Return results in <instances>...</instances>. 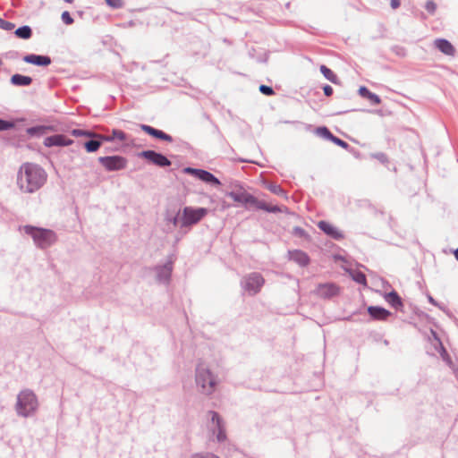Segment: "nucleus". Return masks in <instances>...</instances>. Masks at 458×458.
<instances>
[{
	"mask_svg": "<svg viewBox=\"0 0 458 458\" xmlns=\"http://www.w3.org/2000/svg\"><path fill=\"white\" fill-rule=\"evenodd\" d=\"M47 181V174L38 165L24 163L17 174V185L25 193H33L40 189Z\"/></svg>",
	"mask_w": 458,
	"mask_h": 458,
	"instance_id": "obj_1",
	"label": "nucleus"
},
{
	"mask_svg": "<svg viewBox=\"0 0 458 458\" xmlns=\"http://www.w3.org/2000/svg\"><path fill=\"white\" fill-rule=\"evenodd\" d=\"M208 211L205 208L185 207L179 210L176 216L171 220L174 226L190 227L202 220Z\"/></svg>",
	"mask_w": 458,
	"mask_h": 458,
	"instance_id": "obj_2",
	"label": "nucleus"
},
{
	"mask_svg": "<svg viewBox=\"0 0 458 458\" xmlns=\"http://www.w3.org/2000/svg\"><path fill=\"white\" fill-rule=\"evenodd\" d=\"M24 232L30 235L34 242L42 249L50 246L55 242V235L51 230L26 225L24 226Z\"/></svg>",
	"mask_w": 458,
	"mask_h": 458,
	"instance_id": "obj_3",
	"label": "nucleus"
},
{
	"mask_svg": "<svg viewBox=\"0 0 458 458\" xmlns=\"http://www.w3.org/2000/svg\"><path fill=\"white\" fill-rule=\"evenodd\" d=\"M196 383L204 394H209L214 392L216 381L210 370L204 364H199L196 370Z\"/></svg>",
	"mask_w": 458,
	"mask_h": 458,
	"instance_id": "obj_4",
	"label": "nucleus"
},
{
	"mask_svg": "<svg viewBox=\"0 0 458 458\" xmlns=\"http://www.w3.org/2000/svg\"><path fill=\"white\" fill-rule=\"evenodd\" d=\"M37 405V398L32 392L26 390L19 394L16 404L18 414L26 417L36 410Z\"/></svg>",
	"mask_w": 458,
	"mask_h": 458,
	"instance_id": "obj_5",
	"label": "nucleus"
},
{
	"mask_svg": "<svg viewBox=\"0 0 458 458\" xmlns=\"http://www.w3.org/2000/svg\"><path fill=\"white\" fill-rule=\"evenodd\" d=\"M265 280L260 274L252 273L245 277L244 289L250 294L258 293L263 286Z\"/></svg>",
	"mask_w": 458,
	"mask_h": 458,
	"instance_id": "obj_6",
	"label": "nucleus"
},
{
	"mask_svg": "<svg viewBox=\"0 0 458 458\" xmlns=\"http://www.w3.org/2000/svg\"><path fill=\"white\" fill-rule=\"evenodd\" d=\"M98 161L108 171H117L123 169L127 165V160L121 156L101 157Z\"/></svg>",
	"mask_w": 458,
	"mask_h": 458,
	"instance_id": "obj_7",
	"label": "nucleus"
},
{
	"mask_svg": "<svg viewBox=\"0 0 458 458\" xmlns=\"http://www.w3.org/2000/svg\"><path fill=\"white\" fill-rule=\"evenodd\" d=\"M184 173L192 174L207 183L220 185V181L206 170L186 167Z\"/></svg>",
	"mask_w": 458,
	"mask_h": 458,
	"instance_id": "obj_8",
	"label": "nucleus"
},
{
	"mask_svg": "<svg viewBox=\"0 0 458 458\" xmlns=\"http://www.w3.org/2000/svg\"><path fill=\"white\" fill-rule=\"evenodd\" d=\"M209 416L211 418V428L214 433L216 434V439L218 442H223L225 440L226 436L225 432L224 423L220 416L216 411H209Z\"/></svg>",
	"mask_w": 458,
	"mask_h": 458,
	"instance_id": "obj_9",
	"label": "nucleus"
},
{
	"mask_svg": "<svg viewBox=\"0 0 458 458\" xmlns=\"http://www.w3.org/2000/svg\"><path fill=\"white\" fill-rule=\"evenodd\" d=\"M340 288L333 283L320 284L315 290V294L320 298L327 299L338 295Z\"/></svg>",
	"mask_w": 458,
	"mask_h": 458,
	"instance_id": "obj_10",
	"label": "nucleus"
},
{
	"mask_svg": "<svg viewBox=\"0 0 458 458\" xmlns=\"http://www.w3.org/2000/svg\"><path fill=\"white\" fill-rule=\"evenodd\" d=\"M141 155L146 159L158 166H168L171 165V162L167 159V157L153 150L143 151Z\"/></svg>",
	"mask_w": 458,
	"mask_h": 458,
	"instance_id": "obj_11",
	"label": "nucleus"
},
{
	"mask_svg": "<svg viewBox=\"0 0 458 458\" xmlns=\"http://www.w3.org/2000/svg\"><path fill=\"white\" fill-rule=\"evenodd\" d=\"M72 143V140L63 134H55L47 137L44 140V145L46 147L53 146H69Z\"/></svg>",
	"mask_w": 458,
	"mask_h": 458,
	"instance_id": "obj_12",
	"label": "nucleus"
},
{
	"mask_svg": "<svg viewBox=\"0 0 458 458\" xmlns=\"http://www.w3.org/2000/svg\"><path fill=\"white\" fill-rule=\"evenodd\" d=\"M318 226L325 233L334 239L340 240L344 237L343 233L336 227L327 221H319Z\"/></svg>",
	"mask_w": 458,
	"mask_h": 458,
	"instance_id": "obj_13",
	"label": "nucleus"
},
{
	"mask_svg": "<svg viewBox=\"0 0 458 458\" xmlns=\"http://www.w3.org/2000/svg\"><path fill=\"white\" fill-rule=\"evenodd\" d=\"M289 258L301 267H307L310 264V258L308 254L302 250H294L289 251Z\"/></svg>",
	"mask_w": 458,
	"mask_h": 458,
	"instance_id": "obj_14",
	"label": "nucleus"
},
{
	"mask_svg": "<svg viewBox=\"0 0 458 458\" xmlns=\"http://www.w3.org/2000/svg\"><path fill=\"white\" fill-rule=\"evenodd\" d=\"M228 196L234 201L242 204H253L256 203V199L246 191H231Z\"/></svg>",
	"mask_w": 458,
	"mask_h": 458,
	"instance_id": "obj_15",
	"label": "nucleus"
},
{
	"mask_svg": "<svg viewBox=\"0 0 458 458\" xmlns=\"http://www.w3.org/2000/svg\"><path fill=\"white\" fill-rule=\"evenodd\" d=\"M434 46L443 54L454 56L455 54V49L454 46L445 38H437L434 41Z\"/></svg>",
	"mask_w": 458,
	"mask_h": 458,
	"instance_id": "obj_16",
	"label": "nucleus"
},
{
	"mask_svg": "<svg viewBox=\"0 0 458 458\" xmlns=\"http://www.w3.org/2000/svg\"><path fill=\"white\" fill-rule=\"evenodd\" d=\"M140 128L143 131H145L146 133H148L155 138H157V139L168 141V142H171L173 140V138L170 135L165 133L164 131H162L160 130L155 129L149 125L141 124Z\"/></svg>",
	"mask_w": 458,
	"mask_h": 458,
	"instance_id": "obj_17",
	"label": "nucleus"
},
{
	"mask_svg": "<svg viewBox=\"0 0 458 458\" xmlns=\"http://www.w3.org/2000/svg\"><path fill=\"white\" fill-rule=\"evenodd\" d=\"M24 62L39 66H47L51 64V59L48 56L28 55L23 57Z\"/></svg>",
	"mask_w": 458,
	"mask_h": 458,
	"instance_id": "obj_18",
	"label": "nucleus"
},
{
	"mask_svg": "<svg viewBox=\"0 0 458 458\" xmlns=\"http://www.w3.org/2000/svg\"><path fill=\"white\" fill-rule=\"evenodd\" d=\"M11 82L16 86H29L31 84L32 79L30 76L17 73L11 77Z\"/></svg>",
	"mask_w": 458,
	"mask_h": 458,
	"instance_id": "obj_19",
	"label": "nucleus"
},
{
	"mask_svg": "<svg viewBox=\"0 0 458 458\" xmlns=\"http://www.w3.org/2000/svg\"><path fill=\"white\" fill-rule=\"evenodd\" d=\"M98 137H100L101 139H103L106 141H113L115 140H117L119 141H124L127 139L126 134L123 131L116 130V129L112 131L111 135H106V136L98 135Z\"/></svg>",
	"mask_w": 458,
	"mask_h": 458,
	"instance_id": "obj_20",
	"label": "nucleus"
},
{
	"mask_svg": "<svg viewBox=\"0 0 458 458\" xmlns=\"http://www.w3.org/2000/svg\"><path fill=\"white\" fill-rule=\"evenodd\" d=\"M385 300L394 308L399 309L403 306L402 299L396 292H391L385 296Z\"/></svg>",
	"mask_w": 458,
	"mask_h": 458,
	"instance_id": "obj_21",
	"label": "nucleus"
},
{
	"mask_svg": "<svg viewBox=\"0 0 458 458\" xmlns=\"http://www.w3.org/2000/svg\"><path fill=\"white\" fill-rule=\"evenodd\" d=\"M368 311L371 317L377 319H385L389 315L387 310L379 307H369Z\"/></svg>",
	"mask_w": 458,
	"mask_h": 458,
	"instance_id": "obj_22",
	"label": "nucleus"
},
{
	"mask_svg": "<svg viewBox=\"0 0 458 458\" xmlns=\"http://www.w3.org/2000/svg\"><path fill=\"white\" fill-rule=\"evenodd\" d=\"M359 91H360V94L362 97H364V98H368V99H369V100H370L373 104H375V105H378V104H380V102H381L380 98H379L377 95H376V94H374V93L370 92L367 88H365V87H360V89H359Z\"/></svg>",
	"mask_w": 458,
	"mask_h": 458,
	"instance_id": "obj_23",
	"label": "nucleus"
},
{
	"mask_svg": "<svg viewBox=\"0 0 458 458\" xmlns=\"http://www.w3.org/2000/svg\"><path fill=\"white\" fill-rule=\"evenodd\" d=\"M14 33L18 38L23 39H28L32 35L31 29L27 25L18 28Z\"/></svg>",
	"mask_w": 458,
	"mask_h": 458,
	"instance_id": "obj_24",
	"label": "nucleus"
},
{
	"mask_svg": "<svg viewBox=\"0 0 458 458\" xmlns=\"http://www.w3.org/2000/svg\"><path fill=\"white\" fill-rule=\"evenodd\" d=\"M320 72L331 82H333V83H336L337 82V76L333 72V71H331L326 65H321L320 66Z\"/></svg>",
	"mask_w": 458,
	"mask_h": 458,
	"instance_id": "obj_25",
	"label": "nucleus"
},
{
	"mask_svg": "<svg viewBox=\"0 0 458 458\" xmlns=\"http://www.w3.org/2000/svg\"><path fill=\"white\" fill-rule=\"evenodd\" d=\"M258 208L263 209L268 212H278L280 208L277 206H273L270 204H267L265 202H259L256 199V203H253Z\"/></svg>",
	"mask_w": 458,
	"mask_h": 458,
	"instance_id": "obj_26",
	"label": "nucleus"
},
{
	"mask_svg": "<svg viewBox=\"0 0 458 458\" xmlns=\"http://www.w3.org/2000/svg\"><path fill=\"white\" fill-rule=\"evenodd\" d=\"M101 146V142L98 140H89L85 143V148L88 152H95Z\"/></svg>",
	"mask_w": 458,
	"mask_h": 458,
	"instance_id": "obj_27",
	"label": "nucleus"
},
{
	"mask_svg": "<svg viewBox=\"0 0 458 458\" xmlns=\"http://www.w3.org/2000/svg\"><path fill=\"white\" fill-rule=\"evenodd\" d=\"M352 279L360 284H363V285H366L367 284V279H366V276L365 274H363L362 272L360 271H356V272H353L352 274Z\"/></svg>",
	"mask_w": 458,
	"mask_h": 458,
	"instance_id": "obj_28",
	"label": "nucleus"
},
{
	"mask_svg": "<svg viewBox=\"0 0 458 458\" xmlns=\"http://www.w3.org/2000/svg\"><path fill=\"white\" fill-rule=\"evenodd\" d=\"M72 134L75 137H80V136L95 137V136H97L96 134H94L90 131H83V130H80V129L72 130Z\"/></svg>",
	"mask_w": 458,
	"mask_h": 458,
	"instance_id": "obj_29",
	"label": "nucleus"
},
{
	"mask_svg": "<svg viewBox=\"0 0 458 458\" xmlns=\"http://www.w3.org/2000/svg\"><path fill=\"white\" fill-rule=\"evenodd\" d=\"M318 134L321 135L322 137H325L328 140H331L333 134L330 132V131L327 127H319L317 129Z\"/></svg>",
	"mask_w": 458,
	"mask_h": 458,
	"instance_id": "obj_30",
	"label": "nucleus"
},
{
	"mask_svg": "<svg viewBox=\"0 0 458 458\" xmlns=\"http://www.w3.org/2000/svg\"><path fill=\"white\" fill-rule=\"evenodd\" d=\"M267 188L271 192H273L275 194H277V195L284 194V191L282 190V188L279 185H276V184H274V183H269V184H267Z\"/></svg>",
	"mask_w": 458,
	"mask_h": 458,
	"instance_id": "obj_31",
	"label": "nucleus"
},
{
	"mask_svg": "<svg viewBox=\"0 0 458 458\" xmlns=\"http://www.w3.org/2000/svg\"><path fill=\"white\" fill-rule=\"evenodd\" d=\"M259 91L267 96H272L275 94L274 89L267 85H260L259 86Z\"/></svg>",
	"mask_w": 458,
	"mask_h": 458,
	"instance_id": "obj_32",
	"label": "nucleus"
},
{
	"mask_svg": "<svg viewBox=\"0 0 458 458\" xmlns=\"http://www.w3.org/2000/svg\"><path fill=\"white\" fill-rule=\"evenodd\" d=\"M0 28L5 30H11L14 28V24L10 21L0 19Z\"/></svg>",
	"mask_w": 458,
	"mask_h": 458,
	"instance_id": "obj_33",
	"label": "nucleus"
},
{
	"mask_svg": "<svg viewBox=\"0 0 458 458\" xmlns=\"http://www.w3.org/2000/svg\"><path fill=\"white\" fill-rule=\"evenodd\" d=\"M106 3L113 8H121L123 4V0H106Z\"/></svg>",
	"mask_w": 458,
	"mask_h": 458,
	"instance_id": "obj_34",
	"label": "nucleus"
},
{
	"mask_svg": "<svg viewBox=\"0 0 458 458\" xmlns=\"http://www.w3.org/2000/svg\"><path fill=\"white\" fill-rule=\"evenodd\" d=\"M330 140L333 141L335 144H336V145H338V146H340V147H342L344 148H346L348 147V144L344 140H341V139H339V138H337V137H335L334 135L332 136Z\"/></svg>",
	"mask_w": 458,
	"mask_h": 458,
	"instance_id": "obj_35",
	"label": "nucleus"
},
{
	"mask_svg": "<svg viewBox=\"0 0 458 458\" xmlns=\"http://www.w3.org/2000/svg\"><path fill=\"white\" fill-rule=\"evenodd\" d=\"M62 20L67 25H70L73 22V19L67 11L62 13Z\"/></svg>",
	"mask_w": 458,
	"mask_h": 458,
	"instance_id": "obj_36",
	"label": "nucleus"
},
{
	"mask_svg": "<svg viewBox=\"0 0 458 458\" xmlns=\"http://www.w3.org/2000/svg\"><path fill=\"white\" fill-rule=\"evenodd\" d=\"M425 8L428 13H434L437 9V4L433 1H428Z\"/></svg>",
	"mask_w": 458,
	"mask_h": 458,
	"instance_id": "obj_37",
	"label": "nucleus"
},
{
	"mask_svg": "<svg viewBox=\"0 0 458 458\" xmlns=\"http://www.w3.org/2000/svg\"><path fill=\"white\" fill-rule=\"evenodd\" d=\"M374 157L382 163H386L388 161V157L385 153H377L374 155Z\"/></svg>",
	"mask_w": 458,
	"mask_h": 458,
	"instance_id": "obj_38",
	"label": "nucleus"
},
{
	"mask_svg": "<svg viewBox=\"0 0 458 458\" xmlns=\"http://www.w3.org/2000/svg\"><path fill=\"white\" fill-rule=\"evenodd\" d=\"M191 458H219L218 456L213 454H194Z\"/></svg>",
	"mask_w": 458,
	"mask_h": 458,
	"instance_id": "obj_39",
	"label": "nucleus"
},
{
	"mask_svg": "<svg viewBox=\"0 0 458 458\" xmlns=\"http://www.w3.org/2000/svg\"><path fill=\"white\" fill-rule=\"evenodd\" d=\"M11 127H13L11 123L0 119V131L7 130Z\"/></svg>",
	"mask_w": 458,
	"mask_h": 458,
	"instance_id": "obj_40",
	"label": "nucleus"
},
{
	"mask_svg": "<svg viewBox=\"0 0 458 458\" xmlns=\"http://www.w3.org/2000/svg\"><path fill=\"white\" fill-rule=\"evenodd\" d=\"M324 93L326 96L330 97L333 94V88L329 85H326L323 88Z\"/></svg>",
	"mask_w": 458,
	"mask_h": 458,
	"instance_id": "obj_41",
	"label": "nucleus"
},
{
	"mask_svg": "<svg viewBox=\"0 0 458 458\" xmlns=\"http://www.w3.org/2000/svg\"><path fill=\"white\" fill-rule=\"evenodd\" d=\"M390 4L393 9H397L400 6L401 2L400 0H391Z\"/></svg>",
	"mask_w": 458,
	"mask_h": 458,
	"instance_id": "obj_42",
	"label": "nucleus"
},
{
	"mask_svg": "<svg viewBox=\"0 0 458 458\" xmlns=\"http://www.w3.org/2000/svg\"><path fill=\"white\" fill-rule=\"evenodd\" d=\"M455 259L458 260V248L454 251Z\"/></svg>",
	"mask_w": 458,
	"mask_h": 458,
	"instance_id": "obj_43",
	"label": "nucleus"
},
{
	"mask_svg": "<svg viewBox=\"0 0 458 458\" xmlns=\"http://www.w3.org/2000/svg\"><path fill=\"white\" fill-rule=\"evenodd\" d=\"M42 129L41 128H33V129H30V131H41Z\"/></svg>",
	"mask_w": 458,
	"mask_h": 458,
	"instance_id": "obj_44",
	"label": "nucleus"
},
{
	"mask_svg": "<svg viewBox=\"0 0 458 458\" xmlns=\"http://www.w3.org/2000/svg\"><path fill=\"white\" fill-rule=\"evenodd\" d=\"M64 1L66 2V3H69V4L73 3V0H64Z\"/></svg>",
	"mask_w": 458,
	"mask_h": 458,
	"instance_id": "obj_45",
	"label": "nucleus"
},
{
	"mask_svg": "<svg viewBox=\"0 0 458 458\" xmlns=\"http://www.w3.org/2000/svg\"><path fill=\"white\" fill-rule=\"evenodd\" d=\"M0 64H2V61L0 60Z\"/></svg>",
	"mask_w": 458,
	"mask_h": 458,
	"instance_id": "obj_46",
	"label": "nucleus"
}]
</instances>
